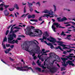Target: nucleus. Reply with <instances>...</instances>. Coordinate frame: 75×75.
Here are the masks:
<instances>
[{"instance_id":"10","label":"nucleus","mask_w":75,"mask_h":75,"mask_svg":"<svg viewBox=\"0 0 75 75\" xmlns=\"http://www.w3.org/2000/svg\"><path fill=\"white\" fill-rule=\"evenodd\" d=\"M61 59H62L63 62L62 63V65L64 67H67V64H65V62H66V60H67L68 59L66 58H61Z\"/></svg>"},{"instance_id":"61","label":"nucleus","mask_w":75,"mask_h":75,"mask_svg":"<svg viewBox=\"0 0 75 75\" xmlns=\"http://www.w3.org/2000/svg\"><path fill=\"white\" fill-rule=\"evenodd\" d=\"M3 47L4 49H6V46H5V45H4L3 46Z\"/></svg>"},{"instance_id":"57","label":"nucleus","mask_w":75,"mask_h":75,"mask_svg":"<svg viewBox=\"0 0 75 75\" xmlns=\"http://www.w3.org/2000/svg\"><path fill=\"white\" fill-rule=\"evenodd\" d=\"M59 27L60 28H65V27H62V26H59Z\"/></svg>"},{"instance_id":"1","label":"nucleus","mask_w":75,"mask_h":75,"mask_svg":"<svg viewBox=\"0 0 75 75\" xmlns=\"http://www.w3.org/2000/svg\"><path fill=\"white\" fill-rule=\"evenodd\" d=\"M34 41L37 42L38 44H36L35 42L32 40L24 45H22L21 47L24 50L28 51L30 52V54H33V57H34L35 54H39L38 57L39 58V59H41V57L43 55H47L48 54L46 53L50 52V50H46L45 52V49H43L42 50V53H41V51L38 50L39 49H40V48L38 45L39 44L38 42L36 40H34Z\"/></svg>"},{"instance_id":"2","label":"nucleus","mask_w":75,"mask_h":75,"mask_svg":"<svg viewBox=\"0 0 75 75\" xmlns=\"http://www.w3.org/2000/svg\"><path fill=\"white\" fill-rule=\"evenodd\" d=\"M49 55L50 57L52 58H54L53 60H51L50 62H49L47 61V59L45 60V61L44 62V65L42 64V65H41V62H40L39 60H38L37 61V63L38 64V65H39L40 67H42L43 69H45V68H46V65L47 68L50 69V71L51 72L54 73V72H56V71H57V68L54 67H51V66L53 65V64H54V61L60 62L61 61L60 58H59V57L58 55L52 53H49Z\"/></svg>"},{"instance_id":"16","label":"nucleus","mask_w":75,"mask_h":75,"mask_svg":"<svg viewBox=\"0 0 75 75\" xmlns=\"http://www.w3.org/2000/svg\"><path fill=\"white\" fill-rule=\"evenodd\" d=\"M69 55H70L67 56H66V57H67L68 58H72L73 57L71 56V55H74V54H69Z\"/></svg>"},{"instance_id":"34","label":"nucleus","mask_w":75,"mask_h":75,"mask_svg":"<svg viewBox=\"0 0 75 75\" xmlns=\"http://www.w3.org/2000/svg\"><path fill=\"white\" fill-rule=\"evenodd\" d=\"M28 18H32L31 16L30 15H29L28 16Z\"/></svg>"},{"instance_id":"30","label":"nucleus","mask_w":75,"mask_h":75,"mask_svg":"<svg viewBox=\"0 0 75 75\" xmlns=\"http://www.w3.org/2000/svg\"><path fill=\"white\" fill-rule=\"evenodd\" d=\"M4 6V4H0V7H3Z\"/></svg>"},{"instance_id":"19","label":"nucleus","mask_w":75,"mask_h":75,"mask_svg":"<svg viewBox=\"0 0 75 75\" xmlns=\"http://www.w3.org/2000/svg\"><path fill=\"white\" fill-rule=\"evenodd\" d=\"M28 4L29 7H30V8H31V7H32V6H33V3L30 4L29 2H28Z\"/></svg>"},{"instance_id":"13","label":"nucleus","mask_w":75,"mask_h":75,"mask_svg":"<svg viewBox=\"0 0 75 75\" xmlns=\"http://www.w3.org/2000/svg\"><path fill=\"white\" fill-rule=\"evenodd\" d=\"M4 15L6 16H7L9 15V12L8 11H7V10H5L4 11Z\"/></svg>"},{"instance_id":"35","label":"nucleus","mask_w":75,"mask_h":75,"mask_svg":"<svg viewBox=\"0 0 75 75\" xmlns=\"http://www.w3.org/2000/svg\"><path fill=\"white\" fill-rule=\"evenodd\" d=\"M1 61L3 62V63H4V64H6L7 65H8V66H9V65L8 64H7L5 62H4L3 60L1 59Z\"/></svg>"},{"instance_id":"5","label":"nucleus","mask_w":75,"mask_h":75,"mask_svg":"<svg viewBox=\"0 0 75 75\" xmlns=\"http://www.w3.org/2000/svg\"><path fill=\"white\" fill-rule=\"evenodd\" d=\"M13 37L14 38H16V35L14 33H13L12 35L10 34L8 35V43L12 44H14L15 43H16V44H18V40H13V39H14Z\"/></svg>"},{"instance_id":"46","label":"nucleus","mask_w":75,"mask_h":75,"mask_svg":"<svg viewBox=\"0 0 75 75\" xmlns=\"http://www.w3.org/2000/svg\"><path fill=\"white\" fill-rule=\"evenodd\" d=\"M63 54H67V52H65V51H64L63 52Z\"/></svg>"},{"instance_id":"6","label":"nucleus","mask_w":75,"mask_h":75,"mask_svg":"<svg viewBox=\"0 0 75 75\" xmlns=\"http://www.w3.org/2000/svg\"><path fill=\"white\" fill-rule=\"evenodd\" d=\"M17 66H18V64H17L16 65L15 68L16 69H17V70H18V71H28V69H31V70L33 72H35L34 71H33V69H32V68H31V67H28V66H26L23 67H18Z\"/></svg>"},{"instance_id":"7","label":"nucleus","mask_w":75,"mask_h":75,"mask_svg":"<svg viewBox=\"0 0 75 75\" xmlns=\"http://www.w3.org/2000/svg\"><path fill=\"white\" fill-rule=\"evenodd\" d=\"M42 13H45L46 14H47L48 15H49L50 16V15H51L52 16H53L54 15V12L52 11L51 9H50V11L46 9L44 10V11L42 12Z\"/></svg>"},{"instance_id":"9","label":"nucleus","mask_w":75,"mask_h":75,"mask_svg":"<svg viewBox=\"0 0 75 75\" xmlns=\"http://www.w3.org/2000/svg\"><path fill=\"white\" fill-rule=\"evenodd\" d=\"M44 35L45 36H43L42 39L41 38L40 39V40H41V42H44V40H47V37H49V35H48V33H47V32H45V33L44 34Z\"/></svg>"},{"instance_id":"28","label":"nucleus","mask_w":75,"mask_h":75,"mask_svg":"<svg viewBox=\"0 0 75 75\" xmlns=\"http://www.w3.org/2000/svg\"><path fill=\"white\" fill-rule=\"evenodd\" d=\"M4 10V8L3 7H0V11H3Z\"/></svg>"},{"instance_id":"11","label":"nucleus","mask_w":75,"mask_h":75,"mask_svg":"<svg viewBox=\"0 0 75 75\" xmlns=\"http://www.w3.org/2000/svg\"><path fill=\"white\" fill-rule=\"evenodd\" d=\"M74 60H73L72 61L68 60L66 62V64L67 65L68 64H69V65H71V66H75V65L74 64H73L72 62H74Z\"/></svg>"},{"instance_id":"55","label":"nucleus","mask_w":75,"mask_h":75,"mask_svg":"<svg viewBox=\"0 0 75 75\" xmlns=\"http://www.w3.org/2000/svg\"><path fill=\"white\" fill-rule=\"evenodd\" d=\"M33 10V8H30V11H32Z\"/></svg>"},{"instance_id":"20","label":"nucleus","mask_w":75,"mask_h":75,"mask_svg":"<svg viewBox=\"0 0 75 75\" xmlns=\"http://www.w3.org/2000/svg\"><path fill=\"white\" fill-rule=\"evenodd\" d=\"M8 9L9 11H13V10H14V8H8Z\"/></svg>"},{"instance_id":"58","label":"nucleus","mask_w":75,"mask_h":75,"mask_svg":"<svg viewBox=\"0 0 75 75\" xmlns=\"http://www.w3.org/2000/svg\"><path fill=\"white\" fill-rule=\"evenodd\" d=\"M10 16H12L13 17H14V16L13 15V14H11V15L9 16V17H10Z\"/></svg>"},{"instance_id":"54","label":"nucleus","mask_w":75,"mask_h":75,"mask_svg":"<svg viewBox=\"0 0 75 75\" xmlns=\"http://www.w3.org/2000/svg\"><path fill=\"white\" fill-rule=\"evenodd\" d=\"M66 27H68V26H71V24H67L66 25Z\"/></svg>"},{"instance_id":"26","label":"nucleus","mask_w":75,"mask_h":75,"mask_svg":"<svg viewBox=\"0 0 75 75\" xmlns=\"http://www.w3.org/2000/svg\"><path fill=\"white\" fill-rule=\"evenodd\" d=\"M42 72H47V70L43 69L42 71Z\"/></svg>"},{"instance_id":"40","label":"nucleus","mask_w":75,"mask_h":75,"mask_svg":"<svg viewBox=\"0 0 75 75\" xmlns=\"http://www.w3.org/2000/svg\"><path fill=\"white\" fill-rule=\"evenodd\" d=\"M70 23H71V24L73 25H75V23L73 22H71Z\"/></svg>"},{"instance_id":"17","label":"nucleus","mask_w":75,"mask_h":75,"mask_svg":"<svg viewBox=\"0 0 75 75\" xmlns=\"http://www.w3.org/2000/svg\"><path fill=\"white\" fill-rule=\"evenodd\" d=\"M11 49L9 48L8 50H6L5 51V52L6 54H8V53L9 52V51H11Z\"/></svg>"},{"instance_id":"62","label":"nucleus","mask_w":75,"mask_h":75,"mask_svg":"<svg viewBox=\"0 0 75 75\" xmlns=\"http://www.w3.org/2000/svg\"><path fill=\"white\" fill-rule=\"evenodd\" d=\"M30 21H34V19H31Z\"/></svg>"},{"instance_id":"8","label":"nucleus","mask_w":75,"mask_h":75,"mask_svg":"<svg viewBox=\"0 0 75 75\" xmlns=\"http://www.w3.org/2000/svg\"><path fill=\"white\" fill-rule=\"evenodd\" d=\"M55 25L56 26V27H57V28H58L59 26V24L58 23H53V24L52 25V28L53 31L54 32H56V30H55L56 28H55Z\"/></svg>"},{"instance_id":"18","label":"nucleus","mask_w":75,"mask_h":75,"mask_svg":"<svg viewBox=\"0 0 75 75\" xmlns=\"http://www.w3.org/2000/svg\"><path fill=\"white\" fill-rule=\"evenodd\" d=\"M41 17H47V18H48V17H50V15H48L47 14H44V16H42Z\"/></svg>"},{"instance_id":"12","label":"nucleus","mask_w":75,"mask_h":75,"mask_svg":"<svg viewBox=\"0 0 75 75\" xmlns=\"http://www.w3.org/2000/svg\"><path fill=\"white\" fill-rule=\"evenodd\" d=\"M60 18H57L58 21L62 22V21H64L65 20H67V18L65 17H64L63 18H62L61 19H60Z\"/></svg>"},{"instance_id":"45","label":"nucleus","mask_w":75,"mask_h":75,"mask_svg":"<svg viewBox=\"0 0 75 75\" xmlns=\"http://www.w3.org/2000/svg\"><path fill=\"white\" fill-rule=\"evenodd\" d=\"M17 31H18V30H14L13 31V33H16V32H17Z\"/></svg>"},{"instance_id":"49","label":"nucleus","mask_w":75,"mask_h":75,"mask_svg":"<svg viewBox=\"0 0 75 75\" xmlns=\"http://www.w3.org/2000/svg\"><path fill=\"white\" fill-rule=\"evenodd\" d=\"M61 71H64V70H65V69H64V68L63 67H62L61 68Z\"/></svg>"},{"instance_id":"47","label":"nucleus","mask_w":75,"mask_h":75,"mask_svg":"<svg viewBox=\"0 0 75 75\" xmlns=\"http://www.w3.org/2000/svg\"><path fill=\"white\" fill-rule=\"evenodd\" d=\"M35 13H40L39 12H38V11H37L36 10H35Z\"/></svg>"},{"instance_id":"43","label":"nucleus","mask_w":75,"mask_h":75,"mask_svg":"<svg viewBox=\"0 0 75 75\" xmlns=\"http://www.w3.org/2000/svg\"><path fill=\"white\" fill-rule=\"evenodd\" d=\"M40 2H38L37 3H36V4H38L39 6H40Z\"/></svg>"},{"instance_id":"21","label":"nucleus","mask_w":75,"mask_h":75,"mask_svg":"<svg viewBox=\"0 0 75 75\" xmlns=\"http://www.w3.org/2000/svg\"><path fill=\"white\" fill-rule=\"evenodd\" d=\"M44 42H45V44H47V45H51V43H47V41H44Z\"/></svg>"},{"instance_id":"4","label":"nucleus","mask_w":75,"mask_h":75,"mask_svg":"<svg viewBox=\"0 0 75 75\" xmlns=\"http://www.w3.org/2000/svg\"><path fill=\"white\" fill-rule=\"evenodd\" d=\"M47 40L48 41H49L50 42H52V43H55V42H56L58 43V45H60L62 47H64L63 48V49H69V48L65 47V46H67L66 45L63 44L64 42L60 41H57L56 39L52 37H50V38H47Z\"/></svg>"},{"instance_id":"31","label":"nucleus","mask_w":75,"mask_h":75,"mask_svg":"<svg viewBox=\"0 0 75 75\" xmlns=\"http://www.w3.org/2000/svg\"><path fill=\"white\" fill-rule=\"evenodd\" d=\"M14 46L13 45H10V47L11 49L13 48H14Z\"/></svg>"},{"instance_id":"15","label":"nucleus","mask_w":75,"mask_h":75,"mask_svg":"<svg viewBox=\"0 0 75 75\" xmlns=\"http://www.w3.org/2000/svg\"><path fill=\"white\" fill-rule=\"evenodd\" d=\"M14 7H16V8L17 10L19 9V7L18 6V5L17 4H16L14 5Z\"/></svg>"},{"instance_id":"25","label":"nucleus","mask_w":75,"mask_h":75,"mask_svg":"<svg viewBox=\"0 0 75 75\" xmlns=\"http://www.w3.org/2000/svg\"><path fill=\"white\" fill-rule=\"evenodd\" d=\"M50 46V48L51 49L54 48V46L52 45V44L51 43L50 45H48Z\"/></svg>"},{"instance_id":"33","label":"nucleus","mask_w":75,"mask_h":75,"mask_svg":"<svg viewBox=\"0 0 75 75\" xmlns=\"http://www.w3.org/2000/svg\"><path fill=\"white\" fill-rule=\"evenodd\" d=\"M13 29H12V28H11V31H10L9 34H11V33L13 32Z\"/></svg>"},{"instance_id":"51","label":"nucleus","mask_w":75,"mask_h":75,"mask_svg":"<svg viewBox=\"0 0 75 75\" xmlns=\"http://www.w3.org/2000/svg\"><path fill=\"white\" fill-rule=\"evenodd\" d=\"M71 22H67L66 23H64V24H69L70 23H71Z\"/></svg>"},{"instance_id":"38","label":"nucleus","mask_w":75,"mask_h":75,"mask_svg":"<svg viewBox=\"0 0 75 75\" xmlns=\"http://www.w3.org/2000/svg\"><path fill=\"white\" fill-rule=\"evenodd\" d=\"M28 14V13H27L26 15L23 14V15H22V16L21 17H24V16H27V15Z\"/></svg>"},{"instance_id":"27","label":"nucleus","mask_w":75,"mask_h":75,"mask_svg":"<svg viewBox=\"0 0 75 75\" xmlns=\"http://www.w3.org/2000/svg\"><path fill=\"white\" fill-rule=\"evenodd\" d=\"M6 47H10V45L9 44H6Z\"/></svg>"},{"instance_id":"29","label":"nucleus","mask_w":75,"mask_h":75,"mask_svg":"<svg viewBox=\"0 0 75 75\" xmlns=\"http://www.w3.org/2000/svg\"><path fill=\"white\" fill-rule=\"evenodd\" d=\"M53 7H54V11H55L57 10V9H56V6L55 5H54Z\"/></svg>"},{"instance_id":"64","label":"nucleus","mask_w":75,"mask_h":75,"mask_svg":"<svg viewBox=\"0 0 75 75\" xmlns=\"http://www.w3.org/2000/svg\"><path fill=\"white\" fill-rule=\"evenodd\" d=\"M73 31H74V32L75 33V29H73Z\"/></svg>"},{"instance_id":"32","label":"nucleus","mask_w":75,"mask_h":75,"mask_svg":"<svg viewBox=\"0 0 75 75\" xmlns=\"http://www.w3.org/2000/svg\"><path fill=\"white\" fill-rule=\"evenodd\" d=\"M72 49H70L69 50H67V52L69 53V52H71L72 51Z\"/></svg>"},{"instance_id":"37","label":"nucleus","mask_w":75,"mask_h":75,"mask_svg":"<svg viewBox=\"0 0 75 75\" xmlns=\"http://www.w3.org/2000/svg\"><path fill=\"white\" fill-rule=\"evenodd\" d=\"M14 29L16 28V29H17V30H19L20 29V28L17 27H16L13 28Z\"/></svg>"},{"instance_id":"56","label":"nucleus","mask_w":75,"mask_h":75,"mask_svg":"<svg viewBox=\"0 0 75 75\" xmlns=\"http://www.w3.org/2000/svg\"><path fill=\"white\" fill-rule=\"evenodd\" d=\"M34 21H35V22H37L38 20H37L34 19Z\"/></svg>"},{"instance_id":"3","label":"nucleus","mask_w":75,"mask_h":75,"mask_svg":"<svg viewBox=\"0 0 75 75\" xmlns=\"http://www.w3.org/2000/svg\"><path fill=\"white\" fill-rule=\"evenodd\" d=\"M25 31H26V34L29 35L30 37H34V36L41 37V36L42 34V31L38 29H35V33H34L32 32L31 30L28 27H27L25 29Z\"/></svg>"},{"instance_id":"52","label":"nucleus","mask_w":75,"mask_h":75,"mask_svg":"<svg viewBox=\"0 0 75 75\" xmlns=\"http://www.w3.org/2000/svg\"><path fill=\"white\" fill-rule=\"evenodd\" d=\"M9 59L10 60H11V61H14V59H11V57H10L9 58Z\"/></svg>"},{"instance_id":"22","label":"nucleus","mask_w":75,"mask_h":75,"mask_svg":"<svg viewBox=\"0 0 75 75\" xmlns=\"http://www.w3.org/2000/svg\"><path fill=\"white\" fill-rule=\"evenodd\" d=\"M70 37H71V35H67V37L66 39H68V40H70L71 38H70Z\"/></svg>"},{"instance_id":"44","label":"nucleus","mask_w":75,"mask_h":75,"mask_svg":"<svg viewBox=\"0 0 75 75\" xmlns=\"http://www.w3.org/2000/svg\"><path fill=\"white\" fill-rule=\"evenodd\" d=\"M64 32H62V33H61V35H63L64 36H65V34H64Z\"/></svg>"},{"instance_id":"36","label":"nucleus","mask_w":75,"mask_h":75,"mask_svg":"<svg viewBox=\"0 0 75 75\" xmlns=\"http://www.w3.org/2000/svg\"><path fill=\"white\" fill-rule=\"evenodd\" d=\"M4 7H5V8H8V7H9V5H4Z\"/></svg>"},{"instance_id":"23","label":"nucleus","mask_w":75,"mask_h":75,"mask_svg":"<svg viewBox=\"0 0 75 75\" xmlns=\"http://www.w3.org/2000/svg\"><path fill=\"white\" fill-rule=\"evenodd\" d=\"M7 38L6 37L4 38V41H6V42H7Z\"/></svg>"},{"instance_id":"59","label":"nucleus","mask_w":75,"mask_h":75,"mask_svg":"<svg viewBox=\"0 0 75 75\" xmlns=\"http://www.w3.org/2000/svg\"><path fill=\"white\" fill-rule=\"evenodd\" d=\"M12 26V25H11L10 26H8V29H9L10 28V27Z\"/></svg>"},{"instance_id":"41","label":"nucleus","mask_w":75,"mask_h":75,"mask_svg":"<svg viewBox=\"0 0 75 75\" xmlns=\"http://www.w3.org/2000/svg\"><path fill=\"white\" fill-rule=\"evenodd\" d=\"M32 18H35V15H32L31 16Z\"/></svg>"},{"instance_id":"14","label":"nucleus","mask_w":75,"mask_h":75,"mask_svg":"<svg viewBox=\"0 0 75 75\" xmlns=\"http://www.w3.org/2000/svg\"><path fill=\"white\" fill-rule=\"evenodd\" d=\"M55 49L56 50H58V49H60V50H61V51H63L64 50H63L62 48H61V47L60 46H59L58 47H56L55 48Z\"/></svg>"},{"instance_id":"53","label":"nucleus","mask_w":75,"mask_h":75,"mask_svg":"<svg viewBox=\"0 0 75 75\" xmlns=\"http://www.w3.org/2000/svg\"><path fill=\"white\" fill-rule=\"evenodd\" d=\"M71 27L72 28H74L75 29V27H74V26H73V25H72L71 26Z\"/></svg>"},{"instance_id":"48","label":"nucleus","mask_w":75,"mask_h":75,"mask_svg":"<svg viewBox=\"0 0 75 75\" xmlns=\"http://www.w3.org/2000/svg\"><path fill=\"white\" fill-rule=\"evenodd\" d=\"M41 18H42V16L40 17V18L39 19V21H42V20L41 19Z\"/></svg>"},{"instance_id":"24","label":"nucleus","mask_w":75,"mask_h":75,"mask_svg":"<svg viewBox=\"0 0 75 75\" xmlns=\"http://www.w3.org/2000/svg\"><path fill=\"white\" fill-rule=\"evenodd\" d=\"M36 69L37 70H38V71H39V72H41V69H40L38 67H37V68H36Z\"/></svg>"},{"instance_id":"39","label":"nucleus","mask_w":75,"mask_h":75,"mask_svg":"<svg viewBox=\"0 0 75 75\" xmlns=\"http://www.w3.org/2000/svg\"><path fill=\"white\" fill-rule=\"evenodd\" d=\"M8 30H7L6 31V33H5L6 35H7L8 34Z\"/></svg>"},{"instance_id":"50","label":"nucleus","mask_w":75,"mask_h":75,"mask_svg":"<svg viewBox=\"0 0 75 75\" xmlns=\"http://www.w3.org/2000/svg\"><path fill=\"white\" fill-rule=\"evenodd\" d=\"M25 7L24 8V13H25L26 12V10L25 9Z\"/></svg>"},{"instance_id":"60","label":"nucleus","mask_w":75,"mask_h":75,"mask_svg":"<svg viewBox=\"0 0 75 75\" xmlns=\"http://www.w3.org/2000/svg\"><path fill=\"white\" fill-rule=\"evenodd\" d=\"M37 58V57L36 56H35L33 57V59H36V58Z\"/></svg>"},{"instance_id":"63","label":"nucleus","mask_w":75,"mask_h":75,"mask_svg":"<svg viewBox=\"0 0 75 75\" xmlns=\"http://www.w3.org/2000/svg\"><path fill=\"white\" fill-rule=\"evenodd\" d=\"M44 23V21H43L40 24H43Z\"/></svg>"},{"instance_id":"42","label":"nucleus","mask_w":75,"mask_h":75,"mask_svg":"<svg viewBox=\"0 0 75 75\" xmlns=\"http://www.w3.org/2000/svg\"><path fill=\"white\" fill-rule=\"evenodd\" d=\"M19 37H25V36L23 35H20L18 36Z\"/></svg>"}]
</instances>
